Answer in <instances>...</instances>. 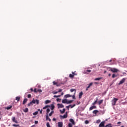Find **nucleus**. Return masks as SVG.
Here are the masks:
<instances>
[{
    "mask_svg": "<svg viewBox=\"0 0 127 127\" xmlns=\"http://www.w3.org/2000/svg\"><path fill=\"white\" fill-rule=\"evenodd\" d=\"M43 110H46L47 112H50V110L53 111L55 109V106L54 104H51V105H47L45 107L43 108Z\"/></svg>",
    "mask_w": 127,
    "mask_h": 127,
    "instance_id": "1",
    "label": "nucleus"
},
{
    "mask_svg": "<svg viewBox=\"0 0 127 127\" xmlns=\"http://www.w3.org/2000/svg\"><path fill=\"white\" fill-rule=\"evenodd\" d=\"M36 103L37 105H39V100L36 99H33V100L28 104V106H31V105H32V104H35Z\"/></svg>",
    "mask_w": 127,
    "mask_h": 127,
    "instance_id": "2",
    "label": "nucleus"
},
{
    "mask_svg": "<svg viewBox=\"0 0 127 127\" xmlns=\"http://www.w3.org/2000/svg\"><path fill=\"white\" fill-rule=\"evenodd\" d=\"M63 104H72L73 100H67V99H63L62 100Z\"/></svg>",
    "mask_w": 127,
    "mask_h": 127,
    "instance_id": "3",
    "label": "nucleus"
},
{
    "mask_svg": "<svg viewBox=\"0 0 127 127\" xmlns=\"http://www.w3.org/2000/svg\"><path fill=\"white\" fill-rule=\"evenodd\" d=\"M108 69H109V71H111L113 73H118L119 72V69L116 68L109 67Z\"/></svg>",
    "mask_w": 127,
    "mask_h": 127,
    "instance_id": "4",
    "label": "nucleus"
},
{
    "mask_svg": "<svg viewBox=\"0 0 127 127\" xmlns=\"http://www.w3.org/2000/svg\"><path fill=\"white\" fill-rule=\"evenodd\" d=\"M117 101H119V99L118 98H114L112 100V106H116V104L117 103Z\"/></svg>",
    "mask_w": 127,
    "mask_h": 127,
    "instance_id": "5",
    "label": "nucleus"
},
{
    "mask_svg": "<svg viewBox=\"0 0 127 127\" xmlns=\"http://www.w3.org/2000/svg\"><path fill=\"white\" fill-rule=\"evenodd\" d=\"M67 112H66L65 114L64 115H60V117L61 119H66L67 116Z\"/></svg>",
    "mask_w": 127,
    "mask_h": 127,
    "instance_id": "6",
    "label": "nucleus"
},
{
    "mask_svg": "<svg viewBox=\"0 0 127 127\" xmlns=\"http://www.w3.org/2000/svg\"><path fill=\"white\" fill-rule=\"evenodd\" d=\"M125 82H126V78H123L120 82H119V83L118 84V85H122V84H124V83H125Z\"/></svg>",
    "mask_w": 127,
    "mask_h": 127,
    "instance_id": "7",
    "label": "nucleus"
},
{
    "mask_svg": "<svg viewBox=\"0 0 127 127\" xmlns=\"http://www.w3.org/2000/svg\"><path fill=\"white\" fill-rule=\"evenodd\" d=\"M46 120L47 121H49V122H51V119H50L48 116V112L46 113Z\"/></svg>",
    "mask_w": 127,
    "mask_h": 127,
    "instance_id": "8",
    "label": "nucleus"
},
{
    "mask_svg": "<svg viewBox=\"0 0 127 127\" xmlns=\"http://www.w3.org/2000/svg\"><path fill=\"white\" fill-rule=\"evenodd\" d=\"M105 127V121L101 122L99 126V127Z\"/></svg>",
    "mask_w": 127,
    "mask_h": 127,
    "instance_id": "9",
    "label": "nucleus"
},
{
    "mask_svg": "<svg viewBox=\"0 0 127 127\" xmlns=\"http://www.w3.org/2000/svg\"><path fill=\"white\" fill-rule=\"evenodd\" d=\"M58 107L59 109H60L61 108H64V105L62 104H58Z\"/></svg>",
    "mask_w": 127,
    "mask_h": 127,
    "instance_id": "10",
    "label": "nucleus"
},
{
    "mask_svg": "<svg viewBox=\"0 0 127 127\" xmlns=\"http://www.w3.org/2000/svg\"><path fill=\"white\" fill-rule=\"evenodd\" d=\"M12 121L14 123H15V124H17L18 123L17 120L15 119V117H12Z\"/></svg>",
    "mask_w": 127,
    "mask_h": 127,
    "instance_id": "11",
    "label": "nucleus"
},
{
    "mask_svg": "<svg viewBox=\"0 0 127 127\" xmlns=\"http://www.w3.org/2000/svg\"><path fill=\"white\" fill-rule=\"evenodd\" d=\"M58 127H63V123L62 122H59L58 123Z\"/></svg>",
    "mask_w": 127,
    "mask_h": 127,
    "instance_id": "12",
    "label": "nucleus"
},
{
    "mask_svg": "<svg viewBox=\"0 0 127 127\" xmlns=\"http://www.w3.org/2000/svg\"><path fill=\"white\" fill-rule=\"evenodd\" d=\"M11 108H12V105H9L8 106H7V107H5V109L6 110H10V109H11Z\"/></svg>",
    "mask_w": 127,
    "mask_h": 127,
    "instance_id": "13",
    "label": "nucleus"
},
{
    "mask_svg": "<svg viewBox=\"0 0 127 127\" xmlns=\"http://www.w3.org/2000/svg\"><path fill=\"white\" fill-rule=\"evenodd\" d=\"M97 107L96 106H92L89 108V111H92V110H94V109H96Z\"/></svg>",
    "mask_w": 127,
    "mask_h": 127,
    "instance_id": "14",
    "label": "nucleus"
},
{
    "mask_svg": "<svg viewBox=\"0 0 127 127\" xmlns=\"http://www.w3.org/2000/svg\"><path fill=\"white\" fill-rule=\"evenodd\" d=\"M82 96H83V92H80L79 94V99H81Z\"/></svg>",
    "mask_w": 127,
    "mask_h": 127,
    "instance_id": "15",
    "label": "nucleus"
},
{
    "mask_svg": "<svg viewBox=\"0 0 127 127\" xmlns=\"http://www.w3.org/2000/svg\"><path fill=\"white\" fill-rule=\"evenodd\" d=\"M103 102H104V100H101L98 102V104L100 106L101 104H103Z\"/></svg>",
    "mask_w": 127,
    "mask_h": 127,
    "instance_id": "16",
    "label": "nucleus"
},
{
    "mask_svg": "<svg viewBox=\"0 0 127 127\" xmlns=\"http://www.w3.org/2000/svg\"><path fill=\"white\" fill-rule=\"evenodd\" d=\"M69 122H70V123H72V125H75V121H74V120H73V119H70Z\"/></svg>",
    "mask_w": 127,
    "mask_h": 127,
    "instance_id": "17",
    "label": "nucleus"
},
{
    "mask_svg": "<svg viewBox=\"0 0 127 127\" xmlns=\"http://www.w3.org/2000/svg\"><path fill=\"white\" fill-rule=\"evenodd\" d=\"M27 102V98H25L23 102V104L25 105L26 104V102Z\"/></svg>",
    "mask_w": 127,
    "mask_h": 127,
    "instance_id": "18",
    "label": "nucleus"
},
{
    "mask_svg": "<svg viewBox=\"0 0 127 127\" xmlns=\"http://www.w3.org/2000/svg\"><path fill=\"white\" fill-rule=\"evenodd\" d=\"M76 89H70V92H74V95H76Z\"/></svg>",
    "mask_w": 127,
    "mask_h": 127,
    "instance_id": "19",
    "label": "nucleus"
},
{
    "mask_svg": "<svg viewBox=\"0 0 127 127\" xmlns=\"http://www.w3.org/2000/svg\"><path fill=\"white\" fill-rule=\"evenodd\" d=\"M70 97H72V95L70 94H66L64 95V98H70Z\"/></svg>",
    "mask_w": 127,
    "mask_h": 127,
    "instance_id": "20",
    "label": "nucleus"
},
{
    "mask_svg": "<svg viewBox=\"0 0 127 127\" xmlns=\"http://www.w3.org/2000/svg\"><path fill=\"white\" fill-rule=\"evenodd\" d=\"M51 101L47 100L45 101V103L46 104H49V103H51Z\"/></svg>",
    "mask_w": 127,
    "mask_h": 127,
    "instance_id": "21",
    "label": "nucleus"
},
{
    "mask_svg": "<svg viewBox=\"0 0 127 127\" xmlns=\"http://www.w3.org/2000/svg\"><path fill=\"white\" fill-rule=\"evenodd\" d=\"M97 103H98V98H97L96 100V101H95L94 102H93V103H92V105H93V106H95V104H97Z\"/></svg>",
    "mask_w": 127,
    "mask_h": 127,
    "instance_id": "22",
    "label": "nucleus"
},
{
    "mask_svg": "<svg viewBox=\"0 0 127 127\" xmlns=\"http://www.w3.org/2000/svg\"><path fill=\"white\" fill-rule=\"evenodd\" d=\"M104 127H113V126H112V124H109L108 125H107Z\"/></svg>",
    "mask_w": 127,
    "mask_h": 127,
    "instance_id": "23",
    "label": "nucleus"
},
{
    "mask_svg": "<svg viewBox=\"0 0 127 127\" xmlns=\"http://www.w3.org/2000/svg\"><path fill=\"white\" fill-rule=\"evenodd\" d=\"M93 85V82L90 83L89 84H88V86H87V88H89L91 86Z\"/></svg>",
    "mask_w": 127,
    "mask_h": 127,
    "instance_id": "24",
    "label": "nucleus"
},
{
    "mask_svg": "<svg viewBox=\"0 0 127 127\" xmlns=\"http://www.w3.org/2000/svg\"><path fill=\"white\" fill-rule=\"evenodd\" d=\"M102 79V77H98L95 79V81H100Z\"/></svg>",
    "mask_w": 127,
    "mask_h": 127,
    "instance_id": "25",
    "label": "nucleus"
},
{
    "mask_svg": "<svg viewBox=\"0 0 127 127\" xmlns=\"http://www.w3.org/2000/svg\"><path fill=\"white\" fill-rule=\"evenodd\" d=\"M16 100L17 101V102H19V101L20 100V97L17 96V97H16Z\"/></svg>",
    "mask_w": 127,
    "mask_h": 127,
    "instance_id": "26",
    "label": "nucleus"
},
{
    "mask_svg": "<svg viewBox=\"0 0 127 127\" xmlns=\"http://www.w3.org/2000/svg\"><path fill=\"white\" fill-rule=\"evenodd\" d=\"M53 84L54 85H56L57 87H59V85L57 84V82H56L55 81H53Z\"/></svg>",
    "mask_w": 127,
    "mask_h": 127,
    "instance_id": "27",
    "label": "nucleus"
},
{
    "mask_svg": "<svg viewBox=\"0 0 127 127\" xmlns=\"http://www.w3.org/2000/svg\"><path fill=\"white\" fill-rule=\"evenodd\" d=\"M69 77V78H71L72 79L74 77V75H73L72 74H70Z\"/></svg>",
    "mask_w": 127,
    "mask_h": 127,
    "instance_id": "28",
    "label": "nucleus"
},
{
    "mask_svg": "<svg viewBox=\"0 0 127 127\" xmlns=\"http://www.w3.org/2000/svg\"><path fill=\"white\" fill-rule=\"evenodd\" d=\"M69 106V108H74V107H75V106H76V104H73V105H70Z\"/></svg>",
    "mask_w": 127,
    "mask_h": 127,
    "instance_id": "29",
    "label": "nucleus"
},
{
    "mask_svg": "<svg viewBox=\"0 0 127 127\" xmlns=\"http://www.w3.org/2000/svg\"><path fill=\"white\" fill-rule=\"evenodd\" d=\"M76 73V71H74V72H72V75H73V76H77V73Z\"/></svg>",
    "mask_w": 127,
    "mask_h": 127,
    "instance_id": "30",
    "label": "nucleus"
},
{
    "mask_svg": "<svg viewBox=\"0 0 127 127\" xmlns=\"http://www.w3.org/2000/svg\"><path fill=\"white\" fill-rule=\"evenodd\" d=\"M61 97V95H54V98H59Z\"/></svg>",
    "mask_w": 127,
    "mask_h": 127,
    "instance_id": "31",
    "label": "nucleus"
},
{
    "mask_svg": "<svg viewBox=\"0 0 127 127\" xmlns=\"http://www.w3.org/2000/svg\"><path fill=\"white\" fill-rule=\"evenodd\" d=\"M38 114V112H36L33 113V116H36V115Z\"/></svg>",
    "mask_w": 127,
    "mask_h": 127,
    "instance_id": "32",
    "label": "nucleus"
},
{
    "mask_svg": "<svg viewBox=\"0 0 127 127\" xmlns=\"http://www.w3.org/2000/svg\"><path fill=\"white\" fill-rule=\"evenodd\" d=\"M87 72H88L89 73H90V72H91V70L90 69L86 70V72H85L86 74H88V73H87Z\"/></svg>",
    "mask_w": 127,
    "mask_h": 127,
    "instance_id": "33",
    "label": "nucleus"
},
{
    "mask_svg": "<svg viewBox=\"0 0 127 127\" xmlns=\"http://www.w3.org/2000/svg\"><path fill=\"white\" fill-rule=\"evenodd\" d=\"M117 77V75H116V74L114 73L112 74V78H116Z\"/></svg>",
    "mask_w": 127,
    "mask_h": 127,
    "instance_id": "34",
    "label": "nucleus"
},
{
    "mask_svg": "<svg viewBox=\"0 0 127 127\" xmlns=\"http://www.w3.org/2000/svg\"><path fill=\"white\" fill-rule=\"evenodd\" d=\"M53 113H54V112H51L49 114V116L50 117H51V116H52V115H53Z\"/></svg>",
    "mask_w": 127,
    "mask_h": 127,
    "instance_id": "35",
    "label": "nucleus"
},
{
    "mask_svg": "<svg viewBox=\"0 0 127 127\" xmlns=\"http://www.w3.org/2000/svg\"><path fill=\"white\" fill-rule=\"evenodd\" d=\"M72 97L74 100H76V97H75V93H74V95H72Z\"/></svg>",
    "mask_w": 127,
    "mask_h": 127,
    "instance_id": "36",
    "label": "nucleus"
},
{
    "mask_svg": "<svg viewBox=\"0 0 127 127\" xmlns=\"http://www.w3.org/2000/svg\"><path fill=\"white\" fill-rule=\"evenodd\" d=\"M54 95L56 94H58V91H53L52 92Z\"/></svg>",
    "mask_w": 127,
    "mask_h": 127,
    "instance_id": "37",
    "label": "nucleus"
},
{
    "mask_svg": "<svg viewBox=\"0 0 127 127\" xmlns=\"http://www.w3.org/2000/svg\"><path fill=\"white\" fill-rule=\"evenodd\" d=\"M47 127H51V126H50V124H49V123H47Z\"/></svg>",
    "mask_w": 127,
    "mask_h": 127,
    "instance_id": "38",
    "label": "nucleus"
},
{
    "mask_svg": "<svg viewBox=\"0 0 127 127\" xmlns=\"http://www.w3.org/2000/svg\"><path fill=\"white\" fill-rule=\"evenodd\" d=\"M89 121H88V120H86V121H85V124H86V125H88V124H89Z\"/></svg>",
    "mask_w": 127,
    "mask_h": 127,
    "instance_id": "39",
    "label": "nucleus"
},
{
    "mask_svg": "<svg viewBox=\"0 0 127 127\" xmlns=\"http://www.w3.org/2000/svg\"><path fill=\"white\" fill-rule=\"evenodd\" d=\"M39 92V93H41L42 92V90L41 89H38L37 90V92Z\"/></svg>",
    "mask_w": 127,
    "mask_h": 127,
    "instance_id": "40",
    "label": "nucleus"
},
{
    "mask_svg": "<svg viewBox=\"0 0 127 127\" xmlns=\"http://www.w3.org/2000/svg\"><path fill=\"white\" fill-rule=\"evenodd\" d=\"M99 123H101V120H97L96 124H99Z\"/></svg>",
    "mask_w": 127,
    "mask_h": 127,
    "instance_id": "41",
    "label": "nucleus"
},
{
    "mask_svg": "<svg viewBox=\"0 0 127 127\" xmlns=\"http://www.w3.org/2000/svg\"><path fill=\"white\" fill-rule=\"evenodd\" d=\"M73 127V126L72 125V124L69 123L68 124V127Z\"/></svg>",
    "mask_w": 127,
    "mask_h": 127,
    "instance_id": "42",
    "label": "nucleus"
},
{
    "mask_svg": "<svg viewBox=\"0 0 127 127\" xmlns=\"http://www.w3.org/2000/svg\"><path fill=\"white\" fill-rule=\"evenodd\" d=\"M13 127H19V125H15V124H13Z\"/></svg>",
    "mask_w": 127,
    "mask_h": 127,
    "instance_id": "43",
    "label": "nucleus"
},
{
    "mask_svg": "<svg viewBox=\"0 0 127 127\" xmlns=\"http://www.w3.org/2000/svg\"><path fill=\"white\" fill-rule=\"evenodd\" d=\"M28 98L29 99H30V98H31V94H28Z\"/></svg>",
    "mask_w": 127,
    "mask_h": 127,
    "instance_id": "44",
    "label": "nucleus"
},
{
    "mask_svg": "<svg viewBox=\"0 0 127 127\" xmlns=\"http://www.w3.org/2000/svg\"><path fill=\"white\" fill-rule=\"evenodd\" d=\"M34 93H37V89L35 88L34 90Z\"/></svg>",
    "mask_w": 127,
    "mask_h": 127,
    "instance_id": "45",
    "label": "nucleus"
},
{
    "mask_svg": "<svg viewBox=\"0 0 127 127\" xmlns=\"http://www.w3.org/2000/svg\"><path fill=\"white\" fill-rule=\"evenodd\" d=\"M67 110H69V108H70L69 105L66 107Z\"/></svg>",
    "mask_w": 127,
    "mask_h": 127,
    "instance_id": "46",
    "label": "nucleus"
},
{
    "mask_svg": "<svg viewBox=\"0 0 127 127\" xmlns=\"http://www.w3.org/2000/svg\"><path fill=\"white\" fill-rule=\"evenodd\" d=\"M59 101H61V99H60V98H57V101L59 102Z\"/></svg>",
    "mask_w": 127,
    "mask_h": 127,
    "instance_id": "47",
    "label": "nucleus"
},
{
    "mask_svg": "<svg viewBox=\"0 0 127 127\" xmlns=\"http://www.w3.org/2000/svg\"><path fill=\"white\" fill-rule=\"evenodd\" d=\"M58 92V93H60V92H62V89H59Z\"/></svg>",
    "mask_w": 127,
    "mask_h": 127,
    "instance_id": "48",
    "label": "nucleus"
},
{
    "mask_svg": "<svg viewBox=\"0 0 127 127\" xmlns=\"http://www.w3.org/2000/svg\"><path fill=\"white\" fill-rule=\"evenodd\" d=\"M25 112H28V108H25Z\"/></svg>",
    "mask_w": 127,
    "mask_h": 127,
    "instance_id": "49",
    "label": "nucleus"
},
{
    "mask_svg": "<svg viewBox=\"0 0 127 127\" xmlns=\"http://www.w3.org/2000/svg\"><path fill=\"white\" fill-rule=\"evenodd\" d=\"M35 124L36 125H37V124H38V121H35Z\"/></svg>",
    "mask_w": 127,
    "mask_h": 127,
    "instance_id": "50",
    "label": "nucleus"
},
{
    "mask_svg": "<svg viewBox=\"0 0 127 127\" xmlns=\"http://www.w3.org/2000/svg\"><path fill=\"white\" fill-rule=\"evenodd\" d=\"M97 113H98L97 112H93V114H94V115H97Z\"/></svg>",
    "mask_w": 127,
    "mask_h": 127,
    "instance_id": "51",
    "label": "nucleus"
},
{
    "mask_svg": "<svg viewBox=\"0 0 127 127\" xmlns=\"http://www.w3.org/2000/svg\"><path fill=\"white\" fill-rule=\"evenodd\" d=\"M61 112H65V111H66L65 109H64L63 111L60 110Z\"/></svg>",
    "mask_w": 127,
    "mask_h": 127,
    "instance_id": "52",
    "label": "nucleus"
},
{
    "mask_svg": "<svg viewBox=\"0 0 127 127\" xmlns=\"http://www.w3.org/2000/svg\"><path fill=\"white\" fill-rule=\"evenodd\" d=\"M30 90L31 91V92H33V91H34V90H33V88H31V89H30Z\"/></svg>",
    "mask_w": 127,
    "mask_h": 127,
    "instance_id": "53",
    "label": "nucleus"
},
{
    "mask_svg": "<svg viewBox=\"0 0 127 127\" xmlns=\"http://www.w3.org/2000/svg\"><path fill=\"white\" fill-rule=\"evenodd\" d=\"M111 75H112V74H111V73H109L108 76H109V77H111Z\"/></svg>",
    "mask_w": 127,
    "mask_h": 127,
    "instance_id": "54",
    "label": "nucleus"
},
{
    "mask_svg": "<svg viewBox=\"0 0 127 127\" xmlns=\"http://www.w3.org/2000/svg\"><path fill=\"white\" fill-rule=\"evenodd\" d=\"M94 84H96V85H98L99 84V83L98 82H95Z\"/></svg>",
    "mask_w": 127,
    "mask_h": 127,
    "instance_id": "55",
    "label": "nucleus"
},
{
    "mask_svg": "<svg viewBox=\"0 0 127 127\" xmlns=\"http://www.w3.org/2000/svg\"><path fill=\"white\" fill-rule=\"evenodd\" d=\"M89 90V88H88V87L86 89V91H88Z\"/></svg>",
    "mask_w": 127,
    "mask_h": 127,
    "instance_id": "56",
    "label": "nucleus"
},
{
    "mask_svg": "<svg viewBox=\"0 0 127 127\" xmlns=\"http://www.w3.org/2000/svg\"><path fill=\"white\" fill-rule=\"evenodd\" d=\"M53 121H56V119L53 118Z\"/></svg>",
    "mask_w": 127,
    "mask_h": 127,
    "instance_id": "57",
    "label": "nucleus"
},
{
    "mask_svg": "<svg viewBox=\"0 0 127 127\" xmlns=\"http://www.w3.org/2000/svg\"><path fill=\"white\" fill-rule=\"evenodd\" d=\"M117 124H118V125H120V124H122V123L121 122H118Z\"/></svg>",
    "mask_w": 127,
    "mask_h": 127,
    "instance_id": "58",
    "label": "nucleus"
},
{
    "mask_svg": "<svg viewBox=\"0 0 127 127\" xmlns=\"http://www.w3.org/2000/svg\"><path fill=\"white\" fill-rule=\"evenodd\" d=\"M93 112H99L98 110H94Z\"/></svg>",
    "mask_w": 127,
    "mask_h": 127,
    "instance_id": "59",
    "label": "nucleus"
},
{
    "mask_svg": "<svg viewBox=\"0 0 127 127\" xmlns=\"http://www.w3.org/2000/svg\"><path fill=\"white\" fill-rule=\"evenodd\" d=\"M61 95H62V96H63V95H64V93L62 92Z\"/></svg>",
    "mask_w": 127,
    "mask_h": 127,
    "instance_id": "60",
    "label": "nucleus"
},
{
    "mask_svg": "<svg viewBox=\"0 0 127 127\" xmlns=\"http://www.w3.org/2000/svg\"><path fill=\"white\" fill-rule=\"evenodd\" d=\"M61 113L62 114H64V112H62Z\"/></svg>",
    "mask_w": 127,
    "mask_h": 127,
    "instance_id": "61",
    "label": "nucleus"
},
{
    "mask_svg": "<svg viewBox=\"0 0 127 127\" xmlns=\"http://www.w3.org/2000/svg\"><path fill=\"white\" fill-rule=\"evenodd\" d=\"M106 72H107V71L105 70V71H104V73L106 74Z\"/></svg>",
    "mask_w": 127,
    "mask_h": 127,
    "instance_id": "62",
    "label": "nucleus"
},
{
    "mask_svg": "<svg viewBox=\"0 0 127 127\" xmlns=\"http://www.w3.org/2000/svg\"><path fill=\"white\" fill-rule=\"evenodd\" d=\"M109 62H112V60H110L109 61Z\"/></svg>",
    "mask_w": 127,
    "mask_h": 127,
    "instance_id": "63",
    "label": "nucleus"
},
{
    "mask_svg": "<svg viewBox=\"0 0 127 127\" xmlns=\"http://www.w3.org/2000/svg\"><path fill=\"white\" fill-rule=\"evenodd\" d=\"M31 127H35V126H32Z\"/></svg>",
    "mask_w": 127,
    "mask_h": 127,
    "instance_id": "64",
    "label": "nucleus"
}]
</instances>
